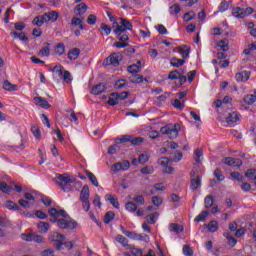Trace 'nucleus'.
Here are the masks:
<instances>
[{
    "mask_svg": "<svg viewBox=\"0 0 256 256\" xmlns=\"http://www.w3.org/2000/svg\"><path fill=\"white\" fill-rule=\"evenodd\" d=\"M56 183L61 187L62 191L69 193L73 191V183H77V180L70 176L69 174H58L56 176Z\"/></svg>",
    "mask_w": 256,
    "mask_h": 256,
    "instance_id": "obj_1",
    "label": "nucleus"
},
{
    "mask_svg": "<svg viewBox=\"0 0 256 256\" xmlns=\"http://www.w3.org/2000/svg\"><path fill=\"white\" fill-rule=\"evenodd\" d=\"M255 13V9L253 7L241 8V7H234L232 8V17L235 19H245L248 15H253Z\"/></svg>",
    "mask_w": 256,
    "mask_h": 256,
    "instance_id": "obj_2",
    "label": "nucleus"
},
{
    "mask_svg": "<svg viewBox=\"0 0 256 256\" xmlns=\"http://www.w3.org/2000/svg\"><path fill=\"white\" fill-rule=\"evenodd\" d=\"M162 135H169L170 139H176V137L179 135V131H181V125L178 123L174 125H166L161 128Z\"/></svg>",
    "mask_w": 256,
    "mask_h": 256,
    "instance_id": "obj_3",
    "label": "nucleus"
},
{
    "mask_svg": "<svg viewBox=\"0 0 256 256\" xmlns=\"http://www.w3.org/2000/svg\"><path fill=\"white\" fill-rule=\"evenodd\" d=\"M49 241L56 244V249L58 251H61V248L63 247L62 241H65V235L60 234L58 232H52L48 235Z\"/></svg>",
    "mask_w": 256,
    "mask_h": 256,
    "instance_id": "obj_4",
    "label": "nucleus"
},
{
    "mask_svg": "<svg viewBox=\"0 0 256 256\" xmlns=\"http://www.w3.org/2000/svg\"><path fill=\"white\" fill-rule=\"evenodd\" d=\"M48 213L52 219H50L51 223H57L59 221V217H64V219H67L69 215H67V212L65 210H57L56 208H51L48 210Z\"/></svg>",
    "mask_w": 256,
    "mask_h": 256,
    "instance_id": "obj_5",
    "label": "nucleus"
},
{
    "mask_svg": "<svg viewBox=\"0 0 256 256\" xmlns=\"http://www.w3.org/2000/svg\"><path fill=\"white\" fill-rule=\"evenodd\" d=\"M120 22L112 24V29H119L121 28L122 31H132L133 30V24H131V21L125 19V18H119Z\"/></svg>",
    "mask_w": 256,
    "mask_h": 256,
    "instance_id": "obj_6",
    "label": "nucleus"
},
{
    "mask_svg": "<svg viewBox=\"0 0 256 256\" xmlns=\"http://www.w3.org/2000/svg\"><path fill=\"white\" fill-rule=\"evenodd\" d=\"M56 223L59 229H75L77 227L76 221L68 220L65 217L58 219Z\"/></svg>",
    "mask_w": 256,
    "mask_h": 256,
    "instance_id": "obj_7",
    "label": "nucleus"
},
{
    "mask_svg": "<svg viewBox=\"0 0 256 256\" xmlns=\"http://www.w3.org/2000/svg\"><path fill=\"white\" fill-rule=\"evenodd\" d=\"M122 56L119 53L111 54L106 58V65H112L113 67H119V63H121Z\"/></svg>",
    "mask_w": 256,
    "mask_h": 256,
    "instance_id": "obj_8",
    "label": "nucleus"
},
{
    "mask_svg": "<svg viewBox=\"0 0 256 256\" xmlns=\"http://www.w3.org/2000/svg\"><path fill=\"white\" fill-rule=\"evenodd\" d=\"M126 251L123 253L124 256H143V250L131 244L126 248Z\"/></svg>",
    "mask_w": 256,
    "mask_h": 256,
    "instance_id": "obj_9",
    "label": "nucleus"
},
{
    "mask_svg": "<svg viewBox=\"0 0 256 256\" xmlns=\"http://www.w3.org/2000/svg\"><path fill=\"white\" fill-rule=\"evenodd\" d=\"M87 9H89V6L85 3H80L75 6L74 8V14L76 17H84L85 13H87Z\"/></svg>",
    "mask_w": 256,
    "mask_h": 256,
    "instance_id": "obj_10",
    "label": "nucleus"
},
{
    "mask_svg": "<svg viewBox=\"0 0 256 256\" xmlns=\"http://www.w3.org/2000/svg\"><path fill=\"white\" fill-rule=\"evenodd\" d=\"M250 77H251V72L247 70L238 72L235 75V79L238 83H245V81H249Z\"/></svg>",
    "mask_w": 256,
    "mask_h": 256,
    "instance_id": "obj_11",
    "label": "nucleus"
},
{
    "mask_svg": "<svg viewBox=\"0 0 256 256\" xmlns=\"http://www.w3.org/2000/svg\"><path fill=\"white\" fill-rule=\"evenodd\" d=\"M241 119V115L237 112L229 113L226 118V123L228 125H237V122H239Z\"/></svg>",
    "mask_w": 256,
    "mask_h": 256,
    "instance_id": "obj_12",
    "label": "nucleus"
},
{
    "mask_svg": "<svg viewBox=\"0 0 256 256\" xmlns=\"http://www.w3.org/2000/svg\"><path fill=\"white\" fill-rule=\"evenodd\" d=\"M225 165H228V167H241L243 165V162L239 158H226L224 160Z\"/></svg>",
    "mask_w": 256,
    "mask_h": 256,
    "instance_id": "obj_13",
    "label": "nucleus"
},
{
    "mask_svg": "<svg viewBox=\"0 0 256 256\" xmlns=\"http://www.w3.org/2000/svg\"><path fill=\"white\" fill-rule=\"evenodd\" d=\"M113 31L117 36L118 41H122L124 43L126 41H129V35H127V33H125V31H123L121 27H118V29H113Z\"/></svg>",
    "mask_w": 256,
    "mask_h": 256,
    "instance_id": "obj_14",
    "label": "nucleus"
},
{
    "mask_svg": "<svg viewBox=\"0 0 256 256\" xmlns=\"http://www.w3.org/2000/svg\"><path fill=\"white\" fill-rule=\"evenodd\" d=\"M51 55V44L49 42L44 43L42 48L38 52L39 57H49Z\"/></svg>",
    "mask_w": 256,
    "mask_h": 256,
    "instance_id": "obj_15",
    "label": "nucleus"
},
{
    "mask_svg": "<svg viewBox=\"0 0 256 256\" xmlns=\"http://www.w3.org/2000/svg\"><path fill=\"white\" fill-rule=\"evenodd\" d=\"M85 19V17H73L71 20V25L72 27H79V29H81V31H85V25H83V20Z\"/></svg>",
    "mask_w": 256,
    "mask_h": 256,
    "instance_id": "obj_16",
    "label": "nucleus"
},
{
    "mask_svg": "<svg viewBox=\"0 0 256 256\" xmlns=\"http://www.w3.org/2000/svg\"><path fill=\"white\" fill-rule=\"evenodd\" d=\"M44 17L46 19V23H49V21H51V23H55V21L59 19V13L57 11H50L45 13Z\"/></svg>",
    "mask_w": 256,
    "mask_h": 256,
    "instance_id": "obj_17",
    "label": "nucleus"
},
{
    "mask_svg": "<svg viewBox=\"0 0 256 256\" xmlns=\"http://www.w3.org/2000/svg\"><path fill=\"white\" fill-rule=\"evenodd\" d=\"M80 55L81 50L79 48H73L70 51H68V59L70 61H76V59H79Z\"/></svg>",
    "mask_w": 256,
    "mask_h": 256,
    "instance_id": "obj_18",
    "label": "nucleus"
},
{
    "mask_svg": "<svg viewBox=\"0 0 256 256\" xmlns=\"http://www.w3.org/2000/svg\"><path fill=\"white\" fill-rule=\"evenodd\" d=\"M105 89H107L105 84L99 83L92 88L91 93L92 95H101V93H104Z\"/></svg>",
    "mask_w": 256,
    "mask_h": 256,
    "instance_id": "obj_19",
    "label": "nucleus"
},
{
    "mask_svg": "<svg viewBox=\"0 0 256 256\" xmlns=\"http://www.w3.org/2000/svg\"><path fill=\"white\" fill-rule=\"evenodd\" d=\"M179 53L183 59H189V53H191V47L183 45L179 47Z\"/></svg>",
    "mask_w": 256,
    "mask_h": 256,
    "instance_id": "obj_20",
    "label": "nucleus"
},
{
    "mask_svg": "<svg viewBox=\"0 0 256 256\" xmlns=\"http://www.w3.org/2000/svg\"><path fill=\"white\" fill-rule=\"evenodd\" d=\"M180 75H185V71L183 69L173 70L169 73L168 79H170V81H175L179 79Z\"/></svg>",
    "mask_w": 256,
    "mask_h": 256,
    "instance_id": "obj_21",
    "label": "nucleus"
},
{
    "mask_svg": "<svg viewBox=\"0 0 256 256\" xmlns=\"http://www.w3.org/2000/svg\"><path fill=\"white\" fill-rule=\"evenodd\" d=\"M201 187V176H197L196 178L191 179L190 181V189L192 191H197Z\"/></svg>",
    "mask_w": 256,
    "mask_h": 256,
    "instance_id": "obj_22",
    "label": "nucleus"
},
{
    "mask_svg": "<svg viewBox=\"0 0 256 256\" xmlns=\"http://www.w3.org/2000/svg\"><path fill=\"white\" fill-rule=\"evenodd\" d=\"M34 101L36 102V105H39L40 107H42V109H49V107H51L49 102L43 97H35Z\"/></svg>",
    "mask_w": 256,
    "mask_h": 256,
    "instance_id": "obj_23",
    "label": "nucleus"
},
{
    "mask_svg": "<svg viewBox=\"0 0 256 256\" xmlns=\"http://www.w3.org/2000/svg\"><path fill=\"white\" fill-rule=\"evenodd\" d=\"M44 23H47V19L45 18V14L44 15H40V16H36L32 20V25H36V27H42V25Z\"/></svg>",
    "mask_w": 256,
    "mask_h": 256,
    "instance_id": "obj_24",
    "label": "nucleus"
},
{
    "mask_svg": "<svg viewBox=\"0 0 256 256\" xmlns=\"http://www.w3.org/2000/svg\"><path fill=\"white\" fill-rule=\"evenodd\" d=\"M105 199L106 201H109L115 207V209H119L120 204H119V199H117V196L106 194Z\"/></svg>",
    "mask_w": 256,
    "mask_h": 256,
    "instance_id": "obj_25",
    "label": "nucleus"
},
{
    "mask_svg": "<svg viewBox=\"0 0 256 256\" xmlns=\"http://www.w3.org/2000/svg\"><path fill=\"white\" fill-rule=\"evenodd\" d=\"M89 195H90L89 186L84 185L81 192H80V201L89 200Z\"/></svg>",
    "mask_w": 256,
    "mask_h": 256,
    "instance_id": "obj_26",
    "label": "nucleus"
},
{
    "mask_svg": "<svg viewBox=\"0 0 256 256\" xmlns=\"http://www.w3.org/2000/svg\"><path fill=\"white\" fill-rule=\"evenodd\" d=\"M141 71V61H138L136 64L128 66V72L132 75H135Z\"/></svg>",
    "mask_w": 256,
    "mask_h": 256,
    "instance_id": "obj_27",
    "label": "nucleus"
},
{
    "mask_svg": "<svg viewBox=\"0 0 256 256\" xmlns=\"http://www.w3.org/2000/svg\"><path fill=\"white\" fill-rule=\"evenodd\" d=\"M119 103V93H111L108 99V105L115 107Z\"/></svg>",
    "mask_w": 256,
    "mask_h": 256,
    "instance_id": "obj_28",
    "label": "nucleus"
},
{
    "mask_svg": "<svg viewBox=\"0 0 256 256\" xmlns=\"http://www.w3.org/2000/svg\"><path fill=\"white\" fill-rule=\"evenodd\" d=\"M51 229V224L49 222H39L38 223V230L39 233H47Z\"/></svg>",
    "mask_w": 256,
    "mask_h": 256,
    "instance_id": "obj_29",
    "label": "nucleus"
},
{
    "mask_svg": "<svg viewBox=\"0 0 256 256\" xmlns=\"http://www.w3.org/2000/svg\"><path fill=\"white\" fill-rule=\"evenodd\" d=\"M223 237L228 240L229 247H235L237 245V239H235L229 232H224Z\"/></svg>",
    "mask_w": 256,
    "mask_h": 256,
    "instance_id": "obj_30",
    "label": "nucleus"
},
{
    "mask_svg": "<svg viewBox=\"0 0 256 256\" xmlns=\"http://www.w3.org/2000/svg\"><path fill=\"white\" fill-rule=\"evenodd\" d=\"M5 207L6 209H9L10 211H20L21 208L19 207V205H17V203L8 200L5 202Z\"/></svg>",
    "mask_w": 256,
    "mask_h": 256,
    "instance_id": "obj_31",
    "label": "nucleus"
},
{
    "mask_svg": "<svg viewBox=\"0 0 256 256\" xmlns=\"http://www.w3.org/2000/svg\"><path fill=\"white\" fill-rule=\"evenodd\" d=\"M3 89L5 90V91H18V89H19V86H17V85H13L11 82H9V81H4V83H3Z\"/></svg>",
    "mask_w": 256,
    "mask_h": 256,
    "instance_id": "obj_32",
    "label": "nucleus"
},
{
    "mask_svg": "<svg viewBox=\"0 0 256 256\" xmlns=\"http://www.w3.org/2000/svg\"><path fill=\"white\" fill-rule=\"evenodd\" d=\"M11 37H13L14 39H20V41H29V37H27V35H25V32H12Z\"/></svg>",
    "mask_w": 256,
    "mask_h": 256,
    "instance_id": "obj_33",
    "label": "nucleus"
},
{
    "mask_svg": "<svg viewBox=\"0 0 256 256\" xmlns=\"http://www.w3.org/2000/svg\"><path fill=\"white\" fill-rule=\"evenodd\" d=\"M86 175L89 179V181L94 185V187H99V181L97 180V176L93 174V172L87 171Z\"/></svg>",
    "mask_w": 256,
    "mask_h": 256,
    "instance_id": "obj_34",
    "label": "nucleus"
},
{
    "mask_svg": "<svg viewBox=\"0 0 256 256\" xmlns=\"http://www.w3.org/2000/svg\"><path fill=\"white\" fill-rule=\"evenodd\" d=\"M113 30V28H111V26L102 23L100 25V31H102V35H105L106 37L111 35V31Z\"/></svg>",
    "mask_w": 256,
    "mask_h": 256,
    "instance_id": "obj_35",
    "label": "nucleus"
},
{
    "mask_svg": "<svg viewBox=\"0 0 256 256\" xmlns=\"http://www.w3.org/2000/svg\"><path fill=\"white\" fill-rule=\"evenodd\" d=\"M54 52L59 57H61V55H64L65 54V44H63V43L57 44L54 48Z\"/></svg>",
    "mask_w": 256,
    "mask_h": 256,
    "instance_id": "obj_36",
    "label": "nucleus"
},
{
    "mask_svg": "<svg viewBox=\"0 0 256 256\" xmlns=\"http://www.w3.org/2000/svg\"><path fill=\"white\" fill-rule=\"evenodd\" d=\"M115 241H117V243H120V245H122V247H126V249L130 245V244H128L127 238H125V236H123L121 234L116 236Z\"/></svg>",
    "mask_w": 256,
    "mask_h": 256,
    "instance_id": "obj_37",
    "label": "nucleus"
},
{
    "mask_svg": "<svg viewBox=\"0 0 256 256\" xmlns=\"http://www.w3.org/2000/svg\"><path fill=\"white\" fill-rule=\"evenodd\" d=\"M115 219V213L113 211H108L104 216V223L109 225Z\"/></svg>",
    "mask_w": 256,
    "mask_h": 256,
    "instance_id": "obj_38",
    "label": "nucleus"
},
{
    "mask_svg": "<svg viewBox=\"0 0 256 256\" xmlns=\"http://www.w3.org/2000/svg\"><path fill=\"white\" fill-rule=\"evenodd\" d=\"M244 103H246V105H253V103H255L256 101V95L253 94H248L245 95L243 98Z\"/></svg>",
    "mask_w": 256,
    "mask_h": 256,
    "instance_id": "obj_39",
    "label": "nucleus"
},
{
    "mask_svg": "<svg viewBox=\"0 0 256 256\" xmlns=\"http://www.w3.org/2000/svg\"><path fill=\"white\" fill-rule=\"evenodd\" d=\"M149 157H151V156L149 155L148 152H143L138 157V163H140L141 165H145V163H147V161H149Z\"/></svg>",
    "mask_w": 256,
    "mask_h": 256,
    "instance_id": "obj_40",
    "label": "nucleus"
},
{
    "mask_svg": "<svg viewBox=\"0 0 256 256\" xmlns=\"http://www.w3.org/2000/svg\"><path fill=\"white\" fill-rule=\"evenodd\" d=\"M169 230L172 233H183V226L176 224V223H172V224H170Z\"/></svg>",
    "mask_w": 256,
    "mask_h": 256,
    "instance_id": "obj_41",
    "label": "nucleus"
},
{
    "mask_svg": "<svg viewBox=\"0 0 256 256\" xmlns=\"http://www.w3.org/2000/svg\"><path fill=\"white\" fill-rule=\"evenodd\" d=\"M170 65H172V67H183V65H185V59L172 58Z\"/></svg>",
    "mask_w": 256,
    "mask_h": 256,
    "instance_id": "obj_42",
    "label": "nucleus"
},
{
    "mask_svg": "<svg viewBox=\"0 0 256 256\" xmlns=\"http://www.w3.org/2000/svg\"><path fill=\"white\" fill-rule=\"evenodd\" d=\"M219 229V222L212 220L209 222L208 224V231H210V233H215V231H217Z\"/></svg>",
    "mask_w": 256,
    "mask_h": 256,
    "instance_id": "obj_43",
    "label": "nucleus"
},
{
    "mask_svg": "<svg viewBox=\"0 0 256 256\" xmlns=\"http://www.w3.org/2000/svg\"><path fill=\"white\" fill-rule=\"evenodd\" d=\"M126 211H129V213H136L137 211V204L135 202H127L125 205Z\"/></svg>",
    "mask_w": 256,
    "mask_h": 256,
    "instance_id": "obj_44",
    "label": "nucleus"
},
{
    "mask_svg": "<svg viewBox=\"0 0 256 256\" xmlns=\"http://www.w3.org/2000/svg\"><path fill=\"white\" fill-rule=\"evenodd\" d=\"M158 217H159V214L157 212H155V213H152V214L146 216V219H147L148 223H150V225H155Z\"/></svg>",
    "mask_w": 256,
    "mask_h": 256,
    "instance_id": "obj_45",
    "label": "nucleus"
},
{
    "mask_svg": "<svg viewBox=\"0 0 256 256\" xmlns=\"http://www.w3.org/2000/svg\"><path fill=\"white\" fill-rule=\"evenodd\" d=\"M209 217V212L207 211H202L195 219V223H201V221H205Z\"/></svg>",
    "mask_w": 256,
    "mask_h": 256,
    "instance_id": "obj_46",
    "label": "nucleus"
},
{
    "mask_svg": "<svg viewBox=\"0 0 256 256\" xmlns=\"http://www.w3.org/2000/svg\"><path fill=\"white\" fill-rule=\"evenodd\" d=\"M218 47H220L221 51H229V41L227 39L220 40Z\"/></svg>",
    "mask_w": 256,
    "mask_h": 256,
    "instance_id": "obj_47",
    "label": "nucleus"
},
{
    "mask_svg": "<svg viewBox=\"0 0 256 256\" xmlns=\"http://www.w3.org/2000/svg\"><path fill=\"white\" fill-rule=\"evenodd\" d=\"M130 83H143V76L139 74H134L129 77Z\"/></svg>",
    "mask_w": 256,
    "mask_h": 256,
    "instance_id": "obj_48",
    "label": "nucleus"
},
{
    "mask_svg": "<svg viewBox=\"0 0 256 256\" xmlns=\"http://www.w3.org/2000/svg\"><path fill=\"white\" fill-rule=\"evenodd\" d=\"M228 10H229V2H227L226 0H223L218 7V11L220 13H225V11H228Z\"/></svg>",
    "mask_w": 256,
    "mask_h": 256,
    "instance_id": "obj_49",
    "label": "nucleus"
},
{
    "mask_svg": "<svg viewBox=\"0 0 256 256\" xmlns=\"http://www.w3.org/2000/svg\"><path fill=\"white\" fill-rule=\"evenodd\" d=\"M169 12L171 15H177L178 13H181V7L179 6V4H174L170 6Z\"/></svg>",
    "mask_w": 256,
    "mask_h": 256,
    "instance_id": "obj_50",
    "label": "nucleus"
},
{
    "mask_svg": "<svg viewBox=\"0 0 256 256\" xmlns=\"http://www.w3.org/2000/svg\"><path fill=\"white\" fill-rule=\"evenodd\" d=\"M248 230L250 231V233H252V237L256 243V224L253 222H249Z\"/></svg>",
    "mask_w": 256,
    "mask_h": 256,
    "instance_id": "obj_51",
    "label": "nucleus"
},
{
    "mask_svg": "<svg viewBox=\"0 0 256 256\" xmlns=\"http://www.w3.org/2000/svg\"><path fill=\"white\" fill-rule=\"evenodd\" d=\"M230 177L233 181H239V183H242L243 181V176L239 172H231Z\"/></svg>",
    "mask_w": 256,
    "mask_h": 256,
    "instance_id": "obj_52",
    "label": "nucleus"
},
{
    "mask_svg": "<svg viewBox=\"0 0 256 256\" xmlns=\"http://www.w3.org/2000/svg\"><path fill=\"white\" fill-rule=\"evenodd\" d=\"M245 175L250 181H255V179H256V170L255 169H249L248 171H246Z\"/></svg>",
    "mask_w": 256,
    "mask_h": 256,
    "instance_id": "obj_53",
    "label": "nucleus"
},
{
    "mask_svg": "<svg viewBox=\"0 0 256 256\" xmlns=\"http://www.w3.org/2000/svg\"><path fill=\"white\" fill-rule=\"evenodd\" d=\"M0 191H2V193H6V195H9V193H11V188L9 185H7V183L0 182Z\"/></svg>",
    "mask_w": 256,
    "mask_h": 256,
    "instance_id": "obj_54",
    "label": "nucleus"
},
{
    "mask_svg": "<svg viewBox=\"0 0 256 256\" xmlns=\"http://www.w3.org/2000/svg\"><path fill=\"white\" fill-rule=\"evenodd\" d=\"M213 196H207L204 200V205L206 207V209H211V207H213Z\"/></svg>",
    "mask_w": 256,
    "mask_h": 256,
    "instance_id": "obj_55",
    "label": "nucleus"
},
{
    "mask_svg": "<svg viewBox=\"0 0 256 256\" xmlns=\"http://www.w3.org/2000/svg\"><path fill=\"white\" fill-rule=\"evenodd\" d=\"M133 201L137 205H145V198L143 197V195L134 196Z\"/></svg>",
    "mask_w": 256,
    "mask_h": 256,
    "instance_id": "obj_56",
    "label": "nucleus"
},
{
    "mask_svg": "<svg viewBox=\"0 0 256 256\" xmlns=\"http://www.w3.org/2000/svg\"><path fill=\"white\" fill-rule=\"evenodd\" d=\"M172 105L175 107V109H185V103L181 102L179 99H175L172 102Z\"/></svg>",
    "mask_w": 256,
    "mask_h": 256,
    "instance_id": "obj_57",
    "label": "nucleus"
},
{
    "mask_svg": "<svg viewBox=\"0 0 256 256\" xmlns=\"http://www.w3.org/2000/svg\"><path fill=\"white\" fill-rule=\"evenodd\" d=\"M196 163H201V157H203V150L197 149L194 152Z\"/></svg>",
    "mask_w": 256,
    "mask_h": 256,
    "instance_id": "obj_58",
    "label": "nucleus"
},
{
    "mask_svg": "<svg viewBox=\"0 0 256 256\" xmlns=\"http://www.w3.org/2000/svg\"><path fill=\"white\" fill-rule=\"evenodd\" d=\"M32 241H34V243L43 244L45 243V237L38 234H34Z\"/></svg>",
    "mask_w": 256,
    "mask_h": 256,
    "instance_id": "obj_59",
    "label": "nucleus"
},
{
    "mask_svg": "<svg viewBox=\"0 0 256 256\" xmlns=\"http://www.w3.org/2000/svg\"><path fill=\"white\" fill-rule=\"evenodd\" d=\"M158 165H161L165 169L169 165V158L167 157H162L158 160Z\"/></svg>",
    "mask_w": 256,
    "mask_h": 256,
    "instance_id": "obj_60",
    "label": "nucleus"
},
{
    "mask_svg": "<svg viewBox=\"0 0 256 256\" xmlns=\"http://www.w3.org/2000/svg\"><path fill=\"white\" fill-rule=\"evenodd\" d=\"M183 254L185 256H193V249H191V247H189V245H184L183 246Z\"/></svg>",
    "mask_w": 256,
    "mask_h": 256,
    "instance_id": "obj_61",
    "label": "nucleus"
},
{
    "mask_svg": "<svg viewBox=\"0 0 256 256\" xmlns=\"http://www.w3.org/2000/svg\"><path fill=\"white\" fill-rule=\"evenodd\" d=\"M63 79H64L65 83H71V81H73V78L71 77V72L65 70L64 75H63Z\"/></svg>",
    "mask_w": 256,
    "mask_h": 256,
    "instance_id": "obj_62",
    "label": "nucleus"
},
{
    "mask_svg": "<svg viewBox=\"0 0 256 256\" xmlns=\"http://www.w3.org/2000/svg\"><path fill=\"white\" fill-rule=\"evenodd\" d=\"M143 141H145L143 137H136V138H131L130 143H132V145H141Z\"/></svg>",
    "mask_w": 256,
    "mask_h": 256,
    "instance_id": "obj_63",
    "label": "nucleus"
},
{
    "mask_svg": "<svg viewBox=\"0 0 256 256\" xmlns=\"http://www.w3.org/2000/svg\"><path fill=\"white\" fill-rule=\"evenodd\" d=\"M183 19L186 22L192 21V19H195V14L193 12H187L184 14Z\"/></svg>",
    "mask_w": 256,
    "mask_h": 256,
    "instance_id": "obj_64",
    "label": "nucleus"
}]
</instances>
